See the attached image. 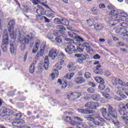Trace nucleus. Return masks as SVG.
Returning a JSON list of instances; mask_svg holds the SVG:
<instances>
[{
  "mask_svg": "<svg viewBox=\"0 0 128 128\" xmlns=\"http://www.w3.org/2000/svg\"><path fill=\"white\" fill-rule=\"evenodd\" d=\"M74 82L77 84H84V79L82 78H76L74 80Z\"/></svg>",
  "mask_w": 128,
  "mask_h": 128,
  "instance_id": "obj_22",
  "label": "nucleus"
},
{
  "mask_svg": "<svg viewBox=\"0 0 128 128\" xmlns=\"http://www.w3.org/2000/svg\"><path fill=\"white\" fill-rule=\"evenodd\" d=\"M87 91L90 94H94L96 92V89L92 88H88Z\"/></svg>",
  "mask_w": 128,
  "mask_h": 128,
  "instance_id": "obj_37",
  "label": "nucleus"
},
{
  "mask_svg": "<svg viewBox=\"0 0 128 128\" xmlns=\"http://www.w3.org/2000/svg\"><path fill=\"white\" fill-rule=\"evenodd\" d=\"M40 41L38 40H36L34 44V48L32 50V53L33 54H36L38 52V48H40Z\"/></svg>",
  "mask_w": 128,
  "mask_h": 128,
  "instance_id": "obj_17",
  "label": "nucleus"
},
{
  "mask_svg": "<svg viewBox=\"0 0 128 128\" xmlns=\"http://www.w3.org/2000/svg\"><path fill=\"white\" fill-rule=\"evenodd\" d=\"M75 47L74 46L68 45L67 48H65V52L68 54H74V52Z\"/></svg>",
  "mask_w": 128,
  "mask_h": 128,
  "instance_id": "obj_11",
  "label": "nucleus"
},
{
  "mask_svg": "<svg viewBox=\"0 0 128 128\" xmlns=\"http://www.w3.org/2000/svg\"><path fill=\"white\" fill-rule=\"evenodd\" d=\"M93 124H94L95 126H102V124L100 122H98L94 120H93Z\"/></svg>",
  "mask_w": 128,
  "mask_h": 128,
  "instance_id": "obj_60",
  "label": "nucleus"
},
{
  "mask_svg": "<svg viewBox=\"0 0 128 128\" xmlns=\"http://www.w3.org/2000/svg\"><path fill=\"white\" fill-rule=\"evenodd\" d=\"M56 28H57V30H58V31L60 32H61V34H64V30H66V28L60 25L56 26Z\"/></svg>",
  "mask_w": 128,
  "mask_h": 128,
  "instance_id": "obj_24",
  "label": "nucleus"
},
{
  "mask_svg": "<svg viewBox=\"0 0 128 128\" xmlns=\"http://www.w3.org/2000/svg\"><path fill=\"white\" fill-rule=\"evenodd\" d=\"M44 18L45 19L46 22H50V20L46 17L44 16H40V20H44Z\"/></svg>",
  "mask_w": 128,
  "mask_h": 128,
  "instance_id": "obj_53",
  "label": "nucleus"
},
{
  "mask_svg": "<svg viewBox=\"0 0 128 128\" xmlns=\"http://www.w3.org/2000/svg\"><path fill=\"white\" fill-rule=\"evenodd\" d=\"M80 46L86 48V50L88 54H94V50L90 48L88 43L84 42L83 44H80Z\"/></svg>",
  "mask_w": 128,
  "mask_h": 128,
  "instance_id": "obj_10",
  "label": "nucleus"
},
{
  "mask_svg": "<svg viewBox=\"0 0 128 128\" xmlns=\"http://www.w3.org/2000/svg\"><path fill=\"white\" fill-rule=\"evenodd\" d=\"M60 34H62V32L58 30H54V34L55 36H60Z\"/></svg>",
  "mask_w": 128,
  "mask_h": 128,
  "instance_id": "obj_49",
  "label": "nucleus"
},
{
  "mask_svg": "<svg viewBox=\"0 0 128 128\" xmlns=\"http://www.w3.org/2000/svg\"><path fill=\"white\" fill-rule=\"evenodd\" d=\"M14 116L15 117L16 120H20V118H22V113H18L15 114L14 115Z\"/></svg>",
  "mask_w": 128,
  "mask_h": 128,
  "instance_id": "obj_35",
  "label": "nucleus"
},
{
  "mask_svg": "<svg viewBox=\"0 0 128 128\" xmlns=\"http://www.w3.org/2000/svg\"><path fill=\"white\" fill-rule=\"evenodd\" d=\"M115 32L116 34H120V30H122V28H114Z\"/></svg>",
  "mask_w": 128,
  "mask_h": 128,
  "instance_id": "obj_59",
  "label": "nucleus"
},
{
  "mask_svg": "<svg viewBox=\"0 0 128 128\" xmlns=\"http://www.w3.org/2000/svg\"><path fill=\"white\" fill-rule=\"evenodd\" d=\"M88 55L86 54H75L74 56L78 58L77 62L78 64H84V62L86 60V56Z\"/></svg>",
  "mask_w": 128,
  "mask_h": 128,
  "instance_id": "obj_7",
  "label": "nucleus"
},
{
  "mask_svg": "<svg viewBox=\"0 0 128 128\" xmlns=\"http://www.w3.org/2000/svg\"><path fill=\"white\" fill-rule=\"evenodd\" d=\"M54 22L58 24H62V20H60V19L58 18H56L54 20Z\"/></svg>",
  "mask_w": 128,
  "mask_h": 128,
  "instance_id": "obj_42",
  "label": "nucleus"
},
{
  "mask_svg": "<svg viewBox=\"0 0 128 128\" xmlns=\"http://www.w3.org/2000/svg\"><path fill=\"white\" fill-rule=\"evenodd\" d=\"M12 114H14V112L6 107H3L0 110V116H10Z\"/></svg>",
  "mask_w": 128,
  "mask_h": 128,
  "instance_id": "obj_6",
  "label": "nucleus"
},
{
  "mask_svg": "<svg viewBox=\"0 0 128 128\" xmlns=\"http://www.w3.org/2000/svg\"><path fill=\"white\" fill-rule=\"evenodd\" d=\"M107 8H108V10H114L116 8L115 7H114V6L112 5V4H109L107 6Z\"/></svg>",
  "mask_w": 128,
  "mask_h": 128,
  "instance_id": "obj_61",
  "label": "nucleus"
},
{
  "mask_svg": "<svg viewBox=\"0 0 128 128\" xmlns=\"http://www.w3.org/2000/svg\"><path fill=\"white\" fill-rule=\"evenodd\" d=\"M95 80H96V82H98L99 84H104V80L100 77H96Z\"/></svg>",
  "mask_w": 128,
  "mask_h": 128,
  "instance_id": "obj_30",
  "label": "nucleus"
},
{
  "mask_svg": "<svg viewBox=\"0 0 128 128\" xmlns=\"http://www.w3.org/2000/svg\"><path fill=\"white\" fill-rule=\"evenodd\" d=\"M100 110L104 118L107 120H112L114 124H116L114 121L116 120V118H118V114L116 109L112 108V106H110L108 108V112L104 108H102Z\"/></svg>",
  "mask_w": 128,
  "mask_h": 128,
  "instance_id": "obj_2",
  "label": "nucleus"
},
{
  "mask_svg": "<svg viewBox=\"0 0 128 128\" xmlns=\"http://www.w3.org/2000/svg\"><path fill=\"white\" fill-rule=\"evenodd\" d=\"M55 40L56 42H58V44H62V40L60 36H58L57 38H55Z\"/></svg>",
  "mask_w": 128,
  "mask_h": 128,
  "instance_id": "obj_38",
  "label": "nucleus"
},
{
  "mask_svg": "<svg viewBox=\"0 0 128 128\" xmlns=\"http://www.w3.org/2000/svg\"><path fill=\"white\" fill-rule=\"evenodd\" d=\"M121 116H121L122 118V120H126V118H128V112L125 113L124 112V114H121Z\"/></svg>",
  "mask_w": 128,
  "mask_h": 128,
  "instance_id": "obj_57",
  "label": "nucleus"
},
{
  "mask_svg": "<svg viewBox=\"0 0 128 128\" xmlns=\"http://www.w3.org/2000/svg\"><path fill=\"white\" fill-rule=\"evenodd\" d=\"M120 25L121 26H123V28H128V24H126V22H122L120 23Z\"/></svg>",
  "mask_w": 128,
  "mask_h": 128,
  "instance_id": "obj_62",
  "label": "nucleus"
},
{
  "mask_svg": "<svg viewBox=\"0 0 128 128\" xmlns=\"http://www.w3.org/2000/svg\"><path fill=\"white\" fill-rule=\"evenodd\" d=\"M86 108H90L92 106V102H88L85 104Z\"/></svg>",
  "mask_w": 128,
  "mask_h": 128,
  "instance_id": "obj_56",
  "label": "nucleus"
},
{
  "mask_svg": "<svg viewBox=\"0 0 128 128\" xmlns=\"http://www.w3.org/2000/svg\"><path fill=\"white\" fill-rule=\"evenodd\" d=\"M10 52L11 54H14L16 52V46L14 44V42L10 44Z\"/></svg>",
  "mask_w": 128,
  "mask_h": 128,
  "instance_id": "obj_21",
  "label": "nucleus"
},
{
  "mask_svg": "<svg viewBox=\"0 0 128 128\" xmlns=\"http://www.w3.org/2000/svg\"><path fill=\"white\" fill-rule=\"evenodd\" d=\"M118 84H120L122 86H126V83H124L122 80H120V79L118 78Z\"/></svg>",
  "mask_w": 128,
  "mask_h": 128,
  "instance_id": "obj_46",
  "label": "nucleus"
},
{
  "mask_svg": "<svg viewBox=\"0 0 128 128\" xmlns=\"http://www.w3.org/2000/svg\"><path fill=\"white\" fill-rule=\"evenodd\" d=\"M58 54V51L56 49L50 50L48 53V56L51 58L52 60H54Z\"/></svg>",
  "mask_w": 128,
  "mask_h": 128,
  "instance_id": "obj_8",
  "label": "nucleus"
},
{
  "mask_svg": "<svg viewBox=\"0 0 128 128\" xmlns=\"http://www.w3.org/2000/svg\"><path fill=\"white\" fill-rule=\"evenodd\" d=\"M44 50H46V45L40 46V51L36 54V56H42L44 54Z\"/></svg>",
  "mask_w": 128,
  "mask_h": 128,
  "instance_id": "obj_19",
  "label": "nucleus"
},
{
  "mask_svg": "<svg viewBox=\"0 0 128 128\" xmlns=\"http://www.w3.org/2000/svg\"><path fill=\"white\" fill-rule=\"evenodd\" d=\"M120 10L115 8L114 10L110 11V14L111 16H112L115 18H116V20H118L120 14Z\"/></svg>",
  "mask_w": 128,
  "mask_h": 128,
  "instance_id": "obj_15",
  "label": "nucleus"
},
{
  "mask_svg": "<svg viewBox=\"0 0 128 128\" xmlns=\"http://www.w3.org/2000/svg\"><path fill=\"white\" fill-rule=\"evenodd\" d=\"M117 88H118V90L116 92V94H118L119 96H120V94H122L121 90H122V88L118 86Z\"/></svg>",
  "mask_w": 128,
  "mask_h": 128,
  "instance_id": "obj_48",
  "label": "nucleus"
},
{
  "mask_svg": "<svg viewBox=\"0 0 128 128\" xmlns=\"http://www.w3.org/2000/svg\"><path fill=\"white\" fill-rule=\"evenodd\" d=\"M29 70L30 74H32L33 72H34V63H32L31 64Z\"/></svg>",
  "mask_w": 128,
  "mask_h": 128,
  "instance_id": "obj_31",
  "label": "nucleus"
},
{
  "mask_svg": "<svg viewBox=\"0 0 128 128\" xmlns=\"http://www.w3.org/2000/svg\"><path fill=\"white\" fill-rule=\"evenodd\" d=\"M74 120H78V122H80L84 121V120L82 118L78 116H74Z\"/></svg>",
  "mask_w": 128,
  "mask_h": 128,
  "instance_id": "obj_54",
  "label": "nucleus"
},
{
  "mask_svg": "<svg viewBox=\"0 0 128 128\" xmlns=\"http://www.w3.org/2000/svg\"><path fill=\"white\" fill-rule=\"evenodd\" d=\"M122 38L124 40H128V34H124L122 36Z\"/></svg>",
  "mask_w": 128,
  "mask_h": 128,
  "instance_id": "obj_63",
  "label": "nucleus"
},
{
  "mask_svg": "<svg viewBox=\"0 0 128 128\" xmlns=\"http://www.w3.org/2000/svg\"><path fill=\"white\" fill-rule=\"evenodd\" d=\"M50 77L51 78L52 80H54V78H58V72H55L52 73L50 75Z\"/></svg>",
  "mask_w": 128,
  "mask_h": 128,
  "instance_id": "obj_27",
  "label": "nucleus"
},
{
  "mask_svg": "<svg viewBox=\"0 0 128 128\" xmlns=\"http://www.w3.org/2000/svg\"><path fill=\"white\" fill-rule=\"evenodd\" d=\"M78 112H80V114H92V112L90 111V110H82V109H78Z\"/></svg>",
  "mask_w": 128,
  "mask_h": 128,
  "instance_id": "obj_23",
  "label": "nucleus"
},
{
  "mask_svg": "<svg viewBox=\"0 0 128 128\" xmlns=\"http://www.w3.org/2000/svg\"><path fill=\"white\" fill-rule=\"evenodd\" d=\"M74 73L70 72L67 74L66 75V77L68 80H70L72 78H74Z\"/></svg>",
  "mask_w": 128,
  "mask_h": 128,
  "instance_id": "obj_32",
  "label": "nucleus"
},
{
  "mask_svg": "<svg viewBox=\"0 0 128 128\" xmlns=\"http://www.w3.org/2000/svg\"><path fill=\"white\" fill-rule=\"evenodd\" d=\"M112 84L114 86H116L118 82V78H113L112 80Z\"/></svg>",
  "mask_w": 128,
  "mask_h": 128,
  "instance_id": "obj_40",
  "label": "nucleus"
},
{
  "mask_svg": "<svg viewBox=\"0 0 128 128\" xmlns=\"http://www.w3.org/2000/svg\"><path fill=\"white\" fill-rule=\"evenodd\" d=\"M74 120V118L72 117H70V116H66L65 118V120L66 122H69L70 124V122H71V120Z\"/></svg>",
  "mask_w": 128,
  "mask_h": 128,
  "instance_id": "obj_47",
  "label": "nucleus"
},
{
  "mask_svg": "<svg viewBox=\"0 0 128 128\" xmlns=\"http://www.w3.org/2000/svg\"><path fill=\"white\" fill-rule=\"evenodd\" d=\"M104 83H100L98 86L100 90H104L106 88V86L104 84Z\"/></svg>",
  "mask_w": 128,
  "mask_h": 128,
  "instance_id": "obj_43",
  "label": "nucleus"
},
{
  "mask_svg": "<svg viewBox=\"0 0 128 128\" xmlns=\"http://www.w3.org/2000/svg\"><path fill=\"white\" fill-rule=\"evenodd\" d=\"M30 0V2H33L34 6H36V4H38L40 3V2L38 0Z\"/></svg>",
  "mask_w": 128,
  "mask_h": 128,
  "instance_id": "obj_52",
  "label": "nucleus"
},
{
  "mask_svg": "<svg viewBox=\"0 0 128 128\" xmlns=\"http://www.w3.org/2000/svg\"><path fill=\"white\" fill-rule=\"evenodd\" d=\"M43 68L46 70H48V56H46L44 60V62L43 64Z\"/></svg>",
  "mask_w": 128,
  "mask_h": 128,
  "instance_id": "obj_20",
  "label": "nucleus"
},
{
  "mask_svg": "<svg viewBox=\"0 0 128 128\" xmlns=\"http://www.w3.org/2000/svg\"><path fill=\"white\" fill-rule=\"evenodd\" d=\"M128 17V14L126 13L125 12H120V10L119 12V15L118 16V18L116 19L115 20H110L109 21L110 24H111V22H116V24H118V22H120L122 20V18H127ZM116 24H112V26H116Z\"/></svg>",
  "mask_w": 128,
  "mask_h": 128,
  "instance_id": "obj_5",
  "label": "nucleus"
},
{
  "mask_svg": "<svg viewBox=\"0 0 128 128\" xmlns=\"http://www.w3.org/2000/svg\"><path fill=\"white\" fill-rule=\"evenodd\" d=\"M47 36L49 40H54V35L52 33H48Z\"/></svg>",
  "mask_w": 128,
  "mask_h": 128,
  "instance_id": "obj_55",
  "label": "nucleus"
},
{
  "mask_svg": "<svg viewBox=\"0 0 128 128\" xmlns=\"http://www.w3.org/2000/svg\"><path fill=\"white\" fill-rule=\"evenodd\" d=\"M14 26H16V22L14 20H10L8 25V32H12V30L14 28Z\"/></svg>",
  "mask_w": 128,
  "mask_h": 128,
  "instance_id": "obj_12",
  "label": "nucleus"
},
{
  "mask_svg": "<svg viewBox=\"0 0 128 128\" xmlns=\"http://www.w3.org/2000/svg\"><path fill=\"white\" fill-rule=\"evenodd\" d=\"M68 34L70 38H74V34H76L74 32H68Z\"/></svg>",
  "mask_w": 128,
  "mask_h": 128,
  "instance_id": "obj_64",
  "label": "nucleus"
},
{
  "mask_svg": "<svg viewBox=\"0 0 128 128\" xmlns=\"http://www.w3.org/2000/svg\"><path fill=\"white\" fill-rule=\"evenodd\" d=\"M70 124H71V126H76V125L78 124V122L74 120L73 119L72 120L71 122H70Z\"/></svg>",
  "mask_w": 128,
  "mask_h": 128,
  "instance_id": "obj_44",
  "label": "nucleus"
},
{
  "mask_svg": "<svg viewBox=\"0 0 128 128\" xmlns=\"http://www.w3.org/2000/svg\"><path fill=\"white\" fill-rule=\"evenodd\" d=\"M92 116V118H93L94 120L95 118H100V114H91Z\"/></svg>",
  "mask_w": 128,
  "mask_h": 128,
  "instance_id": "obj_50",
  "label": "nucleus"
},
{
  "mask_svg": "<svg viewBox=\"0 0 128 128\" xmlns=\"http://www.w3.org/2000/svg\"><path fill=\"white\" fill-rule=\"evenodd\" d=\"M64 41L65 42L66 44H70V46H72V44L74 43V40L70 38H64Z\"/></svg>",
  "mask_w": 128,
  "mask_h": 128,
  "instance_id": "obj_25",
  "label": "nucleus"
},
{
  "mask_svg": "<svg viewBox=\"0 0 128 128\" xmlns=\"http://www.w3.org/2000/svg\"><path fill=\"white\" fill-rule=\"evenodd\" d=\"M76 128H88V125L84 122L78 123L76 125Z\"/></svg>",
  "mask_w": 128,
  "mask_h": 128,
  "instance_id": "obj_28",
  "label": "nucleus"
},
{
  "mask_svg": "<svg viewBox=\"0 0 128 128\" xmlns=\"http://www.w3.org/2000/svg\"><path fill=\"white\" fill-rule=\"evenodd\" d=\"M45 14L48 18H54V12L48 8V10H45Z\"/></svg>",
  "mask_w": 128,
  "mask_h": 128,
  "instance_id": "obj_14",
  "label": "nucleus"
},
{
  "mask_svg": "<svg viewBox=\"0 0 128 128\" xmlns=\"http://www.w3.org/2000/svg\"><path fill=\"white\" fill-rule=\"evenodd\" d=\"M85 118L87 120H89L90 122H94V119L92 117V115H90L88 116H85Z\"/></svg>",
  "mask_w": 128,
  "mask_h": 128,
  "instance_id": "obj_39",
  "label": "nucleus"
},
{
  "mask_svg": "<svg viewBox=\"0 0 128 128\" xmlns=\"http://www.w3.org/2000/svg\"><path fill=\"white\" fill-rule=\"evenodd\" d=\"M30 35H26L24 38H20V42L21 44V50H26V44H28L30 42Z\"/></svg>",
  "mask_w": 128,
  "mask_h": 128,
  "instance_id": "obj_4",
  "label": "nucleus"
},
{
  "mask_svg": "<svg viewBox=\"0 0 128 128\" xmlns=\"http://www.w3.org/2000/svg\"><path fill=\"white\" fill-rule=\"evenodd\" d=\"M100 68H102V66L100 64L96 66L95 68V74H104V72H102V70Z\"/></svg>",
  "mask_w": 128,
  "mask_h": 128,
  "instance_id": "obj_18",
  "label": "nucleus"
},
{
  "mask_svg": "<svg viewBox=\"0 0 128 128\" xmlns=\"http://www.w3.org/2000/svg\"><path fill=\"white\" fill-rule=\"evenodd\" d=\"M23 124H24V120H20V121H15L12 122V124L14 126H16V128H20L22 126H24L22 125Z\"/></svg>",
  "mask_w": 128,
  "mask_h": 128,
  "instance_id": "obj_13",
  "label": "nucleus"
},
{
  "mask_svg": "<svg viewBox=\"0 0 128 128\" xmlns=\"http://www.w3.org/2000/svg\"><path fill=\"white\" fill-rule=\"evenodd\" d=\"M66 86H68V84L66 83V82H64L62 86V87H61V88L62 90H64V88H66Z\"/></svg>",
  "mask_w": 128,
  "mask_h": 128,
  "instance_id": "obj_58",
  "label": "nucleus"
},
{
  "mask_svg": "<svg viewBox=\"0 0 128 128\" xmlns=\"http://www.w3.org/2000/svg\"><path fill=\"white\" fill-rule=\"evenodd\" d=\"M100 96L98 94H94L92 96V99L94 100H96V102H98L100 100Z\"/></svg>",
  "mask_w": 128,
  "mask_h": 128,
  "instance_id": "obj_29",
  "label": "nucleus"
},
{
  "mask_svg": "<svg viewBox=\"0 0 128 128\" xmlns=\"http://www.w3.org/2000/svg\"><path fill=\"white\" fill-rule=\"evenodd\" d=\"M76 42H84V39L80 36H78L76 37Z\"/></svg>",
  "mask_w": 128,
  "mask_h": 128,
  "instance_id": "obj_45",
  "label": "nucleus"
},
{
  "mask_svg": "<svg viewBox=\"0 0 128 128\" xmlns=\"http://www.w3.org/2000/svg\"><path fill=\"white\" fill-rule=\"evenodd\" d=\"M94 19H89L87 20V24L89 26H92L94 25Z\"/></svg>",
  "mask_w": 128,
  "mask_h": 128,
  "instance_id": "obj_34",
  "label": "nucleus"
},
{
  "mask_svg": "<svg viewBox=\"0 0 128 128\" xmlns=\"http://www.w3.org/2000/svg\"><path fill=\"white\" fill-rule=\"evenodd\" d=\"M70 22L66 20V18H63L62 19V24H66V26H68Z\"/></svg>",
  "mask_w": 128,
  "mask_h": 128,
  "instance_id": "obj_36",
  "label": "nucleus"
},
{
  "mask_svg": "<svg viewBox=\"0 0 128 128\" xmlns=\"http://www.w3.org/2000/svg\"><path fill=\"white\" fill-rule=\"evenodd\" d=\"M84 76L86 78H90V76H92L90 73L88 72H86Z\"/></svg>",
  "mask_w": 128,
  "mask_h": 128,
  "instance_id": "obj_51",
  "label": "nucleus"
},
{
  "mask_svg": "<svg viewBox=\"0 0 128 128\" xmlns=\"http://www.w3.org/2000/svg\"><path fill=\"white\" fill-rule=\"evenodd\" d=\"M80 44H79V46L77 48V50L78 52H84V46H80Z\"/></svg>",
  "mask_w": 128,
  "mask_h": 128,
  "instance_id": "obj_33",
  "label": "nucleus"
},
{
  "mask_svg": "<svg viewBox=\"0 0 128 128\" xmlns=\"http://www.w3.org/2000/svg\"><path fill=\"white\" fill-rule=\"evenodd\" d=\"M118 108L120 112V114H124V112L126 110V105L124 106V104H119Z\"/></svg>",
  "mask_w": 128,
  "mask_h": 128,
  "instance_id": "obj_16",
  "label": "nucleus"
},
{
  "mask_svg": "<svg viewBox=\"0 0 128 128\" xmlns=\"http://www.w3.org/2000/svg\"><path fill=\"white\" fill-rule=\"evenodd\" d=\"M66 96H67L68 100L73 102H76L78 99L80 98L82 94L78 92H68L66 94Z\"/></svg>",
  "mask_w": 128,
  "mask_h": 128,
  "instance_id": "obj_3",
  "label": "nucleus"
},
{
  "mask_svg": "<svg viewBox=\"0 0 128 128\" xmlns=\"http://www.w3.org/2000/svg\"><path fill=\"white\" fill-rule=\"evenodd\" d=\"M8 34L12 40H16V36H18V32L14 31L12 30L10 32H8L6 30H4L3 32V38L2 40V43L1 45L2 48L4 52H6L8 50Z\"/></svg>",
  "mask_w": 128,
  "mask_h": 128,
  "instance_id": "obj_1",
  "label": "nucleus"
},
{
  "mask_svg": "<svg viewBox=\"0 0 128 128\" xmlns=\"http://www.w3.org/2000/svg\"><path fill=\"white\" fill-rule=\"evenodd\" d=\"M98 106H100V104H98V102H91L90 108H92V110H96V108H98Z\"/></svg>",
  "mask_w": 128,
  "mask_h": 128,
  "instance_id": "obj_26",
  "label": "nucleus"
},
{
  "mask_svg": "<svg viewBox=\"0 0 128 128\" xmlns=\"http://www.w3.org/2000/svg\"><path fill=\"white\" fill-rule=\"evenodd\" d=\"M128 32V30L126 28H121L120 34H126Z\"/></svg>",
  "mask_w": 128,
  "mask_h": 128,
  "instance_id": "obj_41",
  "label": "nucleus"
},
{
  "mask_svg": "<svg viewBox=\"0 0 128 128\" xmlns=\"http://www.w3.org/2000/svg\"><path fill=\"white\" fill-rule=\"evenodd\" d=\"M36 14H38V17L39 18H40L41 16H44L46 14V11H44V9L41 6H38L37 10L36 11Z\"/></svg>",
  "mask_w": 128,
  "mask_h": 128,
  "instance_id": "obj_9",
  "label": "nucleus"
}]
</instances>
